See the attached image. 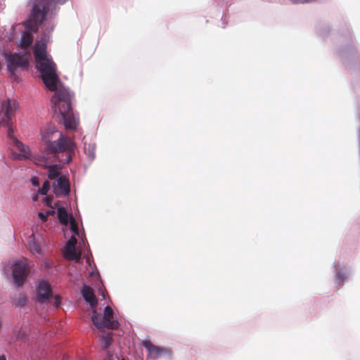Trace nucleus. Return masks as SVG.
<instances>
[{
	"label": "nucleus",
	"instance_id": "nucleus-8",
	"mask_svg": "<svg viewBox=\"0 0 360 360\" xmlns=\"http://www.w3.org/2000/svg\"><path fill=\"white\" fill-rule=\"evenodd\" d=\"M30 273V266L27 260L17 261L13 266V278L17 286H22Z\"/></svg>",
	"mask_w": 360,
	"mask_h": 360
},
{
	"label": "nucleus",
	"instance_id": "nucleus-15",
	"mask_svg": "<svg viewBox=\"0 0 360 360\" xmlns=\"http://www.w3.org/2000/svg\"><path fill=\"white\" fill-rule=\"evenodd\" d=\"M32 34L26 32L22 35L20 44L22 49H27L32 44Z\"/></svg>",
	"mask_w": 360,
	"mask_h": 360
},
{
	"label": "nucleus",
	"instance_id": "nucleus-29",
	"mask_svg": "<svg viewBox=\"0 0 360 360\" xmlns=\"http://www.w3.org/2000/svg\"><path fill=\"white\" fill-rule=\"evenodd\" d=\"M122 360H124V359H122Z\"/></svg>",
	"mask_w": 360,
	"mask_h": 360
},
{
	"label": "nucleus",
	"instance_id": "nucleus-11",
	"mask_svg": "<svg viewBox=\"0 0 360 360\" xmlns=\"http://www.w3.org/2000/svg\"><path fill=\"white\" fill-rule=\"evenodd\" d=\"M142 345L148 352V358L151 359H157L167 352L166 349L155 346L149 340H143Z\"/></svg>",
	"mask_w": 360,
	"mask_h": 360
},
{
	"label": "nucleus",
	"instance_id": "nucleus-6",
	"mask_svg": "<svg viewBox=\"0 0 360 360\" xmlns=\"http://www.w3.org/2000/svg\"><path fill=\"white\" fill-rule=\"evenodd\" d=\"M91 320L94 325L100 330L103 328L115 330L120 326L119 322L113 319V310L109 306L105 307L103 316L96 311V309H94Z\"/></svg>",
	"mask_w": 360,
	"mask_h": 360
},
{
	"label": "nucleus",
	"instance_id": "nucleus-28",
	"mask_svg": "<svg viewBox=\"0 0 360 360\" xmlns=\"http://www.w3.org/2000/svg\"><path fill=\"white\" fill-rule=\"evenodd\" d=\"M32 199H33V200H34V201L37 200V199H38L37 195H35L32 198Z\"/></svg>",
	"mask_w": 360,
	"mask_h": 360
},
{
	"label": "nucleus",
	"instance_id": "nucleus-1",
	"mask_svg": "<svg viewBox=\"0 0 360 360\" xmlns=\"http://www.w3.org/2000/svg\"><path fill=\"white\" fill-rule=\"evenodd\" d=\"M54 91L56 92L51 101L62 115L65 129H75L79 124V120L75 117L72 108L74 94L61 86L58 89L56 87Z\"/></svg>",
	"mask_w": 360,
	"mask_h": 360
},
{
	"label": "nucleus",
	"instance_id": "nucleus-10",
	"mask_svg": "<svg viewBox=\"0 0 360 360\" xmlns=\"http://www.w3.org/2000/svg\"><path fill=\"white\" fill-rule=\"evenodd\" d=\"M77 242V238L75 236H72L66 243L64 255L68 259L75 260L77 262L80 259L81 253L77 252L75 250Z\"/></svg>",
	"mask_w": 360,
	"mask_h": 360
},
{
	"label": "nucleus",
	"instance_id": "nucleus-20",
	"mask_svg": "<svg viewBox=\"0 0 360 360\" xmlns=\"http://www.w3.org/2000/svg\"><path fill=\"white\" fill-rule=\"evenodd\" d=\"M29 245H30V250L32 252L39 253V254L41 252V249H40L39 245L37 243H36L34 241H31L29 243Z\"/></svg>",
	"mask_w": 360,
	"mask_h": 360
},
{
	"label": "nucleus",
	"instance_id": "nucleus-23",
	"mask_svg": "<svg viewBox=\"0 0 360 360\" xmlns=\"http://www.w3.org/2000/svg\"><path fill=\"white\" fill-rule=\"evenodd\" d=\"M49 214V212H48L46 214H44L43 212H39L38 216L43 221H45L47 220V217Z\"/></svg>",
	"mask_w": 360,
	"mask_h": 360
},
{
	"label": "nucleus",
	"instance_id": "nucleus-16",
	"mask_svg": "<svg viewBox=\"0 0 360 360\" xmlns=\"http://www.w3.org/2000/svg\"><path fill=\"white\" fill-rule=\"evenodd\" d=\"M58 218L59 221L63 225H68V214L65 208L60 207L57 210Z\"/></svg>",
	"mask_w": 360,
	"mask_h": 360
},
{
	"label": "nucleus",
	"instance_id": "nucleus-27",
	"mask_svg": "<svg viewBox=\"0 0 360 360\" xmlns=\"http://www.w3.org/2000/svg\"><path fill=\"white\" fill-rule=\"evenodd\" d=\"M0 360H6V358L4 355L0 356Z\"/></svg>",
	"mask_w": 360,
	"mask_h": 360
},
{
	"label": "nucleus",
	"instance_id": "nucleus-17",
	"mask_svg": "<svg viewBox=\"0 0 360 360\" xmlns=\"http://www.w3.org/2000/svg\"><path fill=\"white\" fill-rule=\"evenodd\" d=\"M60 174V170L57 165H51L48 167V177L51 180L55 179Z\"/></svg>",
	"mask_w": 360,
	"mask_h": 360
},
{
	"label": "nucleus",
	"instance_id": "nucleus-4",
	"mask_svg": "<svg viewBox=\"0 0 360 360\" xmlns=\"http://www.w3.org/2000/svg\"><path fill=\"white\" fill-rule=\"evenodd\" d=\"M36 62V68L41 73L45 86L49 91H55L59 82L56 74V65L49 57Z\"/></svg>",
	"mask_w": 360,
	"mask_h": 360
},
{
	"label": "nucleus",
	"instance_id": "nucleus-14",
	"mask_svg": "<svg viewBox=\"0 0 360 360\" xmlns=\"http://www.w3.org/2000/svg\"><path fill=\"white\" fill-rule=\"evenodd\" d=\"M33 53L35 61L48 58L46 44L42 41L37 42L34 46Z\"/></svg>",
	"mask_w": 360,
	"mask_h": 360
},
{
	"label": "nucleus",
	"instance_id": "nucleus-18",
	"mask_svg": "<svg viewBox=\"0 0 360 360\" xmlns=\"http://www.w3.org/2000/svg\"><path fill=\"white\" fill-rule=\"evenodd\" d=\"M14 304L16 306L22 307L24 306L27 302L26 296L23 294H19L17 298L14 300Z\"/></svg>",
	"mask_w": 360,
	"mask_h": 360
},
{
	"label": "nucleus",
	"instance_id": "nucleus-24",
	"mask_svg": "<svg viewBox=\"0 0 360 360\" xmlns=\"http://www.w3.org/2000/svg\"><path fill=\"white\" fill-rule=\"evenodd\" d=\"M52 200H53V197L52 196H46V198H45V203H46V205H48V206H51Z\"/></svg>",
	"mask_w": 360,
	"mask_h": 360
},
{
	"label": "nucleus",
	"instance_id": "nucleus-2",
	"mask_svg": "<svg viewBox=\"0 0 360 360\" xmlns=\"http://www.w3.org/2000/svg\"><path fill=\"white\" fill-rule=\"evenodd\" d=\"M51 134V136L58 134V137L56 140L53 141L52 137H50L49 131H47V136H43L46 145V152L48 154L55 155L64 153L65 158L62 159L58 158V161L63 165L70 162L76 148L74 141L60 131L53 130Z\"/></svg>",
	"mask_w": 360,
	"mask_h": 360
},
{
	"label": "nucleus",
	"instance_id": "nucleus-19",
	"mask_svg": "<svg viewBox=\"0 0 360 360\" xmlns=\"http://www.w3.org/2000/svg\"><path fill=\"white\" fill-rule=\"evenodd\" d=\"M70 228H71L72 231L75 235H79V229H78L77 224L76 223L75 219L72 217H70Z\"/></svg>",
	"mask_w": 360,
	"mask_h": 360
},
{
	"label": "nucleus",
	"instance_id": "nucleus-7",
	"mask_svg": "<svg viewBox=\"0 0 360 360\" xmlns=\"http://www.w3.org/2000/svg\"><path fill=\"white\" fill-rule=\"evenodd\" d=\"M7 62V68L12 76L15 75V70L17 68H26L28 65V58L26 54H20L14 53L7 54L5 53Z\"/></svg>",
	"mask_w": 360,
	"mask_h": 360
},
{
	"label": "nucleus",
	"instance_id": "nucleus-5",
	"mask_svg": "<svg viewBox=\"0 0 360 360\" xmlns=\"http://www.w3.org/2000/svg\"><path fill=\"white\" fill-rule=\"evenodd\" d=\"M32 8L30 22L36 26L41 24L52 3L63 4L67 0H32Z\"/></svg>",
	"mask_w": 360,
	"mask_h": 360
},
{
	"label": "nucleus",
	"instance_id": "nucleus-12",
	"mask_svg": "<svg viewBox=\"0 0 360 360\" xmlns=\"http://www.w3.org/2000/svg\"><path fill=\"white\" fill-rule=\"evenodd\" d=\"M37 300L39 302H44L51 296V288L49 283L41 281L37 288Z\"/></svg>",
	"mask_w": 360,
	"mask_h": 360
},
{
	"label": "nucleus",
	"instance_id": "nucleus-13",
	"mask_svg": "<svg viewBox=\"0 0 360 360\" xmlns=\"http://www.w3.org/2000/svg\"><path fill=\"white\" fill-rule=\"evenodd\" d=\"M82 294L84 299L89 303L92 311L96 309L97 306V299L94 295L93 289L88 285H84L82 289Z\"/></svg>",
	"mask_w": 360,
	"mask_h": 360
},
{
	"label": "nucleus",
	"instance_id": "nucleus-3",
	"mask_svg": "<svg viewBox=\"0 0 360 360\" xmlns=\"http://www.w3.org/2000/svg\"><path fill=\"white\" fill-rule=\"evenodd\" d=\"M18 108V103L16 100L7 98L1 103V108L0 110V125L7 127V136L12 141L13 143L16 146L18 149L23 154L20 155L24 158H28L30 155V149L28 146L19 141L13 136L14 128L12 122V117L15 116V112Z\"/></svg>",
	"mask_w": 360,
	"mask_h": 360
},
{
	"label": "nucleus",
	"instance_id": "nucleus-9",
	"mask_svg": "<svg viewBox=\"0 0 360 360\" xmlns=\"http://www.w3.org/2000/svg\"><path fill=\"white\" fill-rule=\"evenodd\" d=\"M53 191L57 196H65L70 193V185L68 178L59 176L53 184Z\"/></svg>",
	"mask_w": 360,
	"mask_h": 360
},
{
	"label": "nucleus",
	"instance_id": "nucleus-25",
	"mask_svg": "<svg viewBox=\"0 0 360 360\" xmlns=\"http://www.w3.org/2000/svg\"><path fill=\"white\" fill-rule=\"evenodd\" d=\"M60 297H56L55 300H54V303H53L54 307L56 308H58V306L60 305Z\"/></svg>",
	"mask_w": 360,
	"mask_h": 360
},
{
	"label": "nucleus",
	"instance_id": "nucleus-21",
	"mask_svg": "<svg viewBox=\"0 0 360 360\" xmlns=\"http://www.w3.org/2000/svg\"><path fill=\"white\" fill-rule=\"evenodd\" d=\"M50 188V184L48 181H45L42 185V187L39 189V192L41 195H46Z\"/></svg>",
	"mask_w": 360,
	"mask_h": 360
},
{
	"label": "nucleus",
	"instance_id": "nucleus-26",
	"mask_svg": "<svg viewBox=\"0 0 360 360\" xmlns=\"http://www.w3.org/2000/svg\"><path fill=\"white\" fill-rule=\"evenodd\" d=\"M32 184L34 186H39V181L37 178H33L32 179Z\"/></svg>",
	"mask_w": 360,
	"mask_h": 360
},
{
	"label": "nucleus",
	"instance_id": "nucleus-22",
	"mask_svg": "<svg viewBox=\"0 0 360 360\" xmlns=\"http://www.w3.org/2000/svg\"><path fill=\"white\" fill-rule=\"evenodd\" d=\"M102 341L105 345V347H108L110 345V342L112 341L111 335L110 333L103 335L102 336Z\"/></svg>",
	"mask_w": 360,
	"mask_h": 360
}]
</instances>
